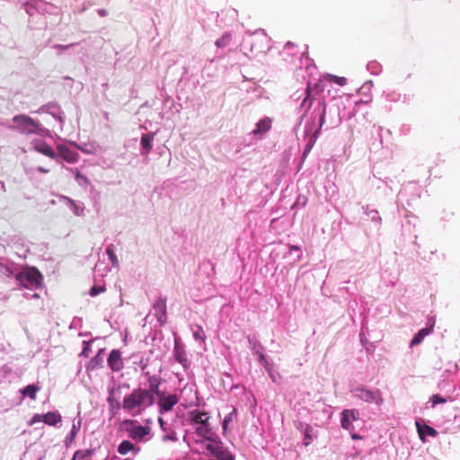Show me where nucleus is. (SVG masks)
Listing matches in <instances>:
<instances>
[{
    "label": "nucleus",
    "mask_w": 460,
    "mask_h": 460,
    "mask_svg": "<svg viewBox=\"0 0 460 460\" xmlns=\"http://www.w3.org/2000/svg\"><path fill=\"white\" fill-rule=\"evenodd\" d=\"M349 392L356 399H359L367 403L380 405L383 402L382 394L378 389H367L366 386L351 385Z\"/></svg>",
    "instance_id": "0eeeda50"
},
{
    "label": "nucleus",
    "mask_w": 460,
    "mask_h": 460,
    "mask_svg": "<svg viewBox=\"0 0 460 460\" xmlns=\"http://www.w3.org/2000/svg\"><path fill=\"white\" fill-rule=\"evenodd\" d=\"M107 361L109 367L114 372H119L124 367L121 353L119 349H112Z\"/></svg>",
    "instance_id": "9b49d317"
},
{
    "label": "nucleus",
    "mask_w": 460,
    "mask_h": 460,
    "mask_svg": "<svg viewBox=\"0 0 460 460\" xmlns=\"http://www.w3.org/2000/svg\"><path fill=\"white\" fill-rule=\"evenodd\" d=\"M326 105L324 101L319 100L314 107L310 120L305 127V138L307 143L302 154V159L305 160L314 147L319 135L320 130L325 123Z\"/></svg>",
    "instance_id": "f03ea898"
},
{
    "label": "nucleus",
    "mask_w": 460,
    "mask_h": 460,
    "mask_svg": "<svg viewBox=\"0 0 460 460\" xmlns=\"http://www.w3.org/2000/svg\"><path fill=\"white\" fill-rule=\"evenodd\" d=\"M97 13L102 17H105L108 15V12L105 9H98Z\"/></svg>",
    "instance_id": "13d9d810"
},
{
    "label": "nucleus",
    "mask_w": 460,
    "mask_h": 460,
    "mask_svg": "<svg viewBox=\"0 0 460 460\" xmlns=\"http://www.w3.org/2000/svg\"><path fill=\"white\" fill-rule=\"evenodd\" d=\"M37 171H38V172H43V173H47V172H49V170H48V169H46V168H44V167H42V166H39V167L37 168Z\"/></svg>",
    "instance_id": "680f3d73"
},
{
    "label": "nucleus",
    "mask_w": 460,
    "mask_h": 460,
    "mask_svg": "<svg viewBox=\"0 0 460 460\" xmlns=\"http://www.w3.org/2000/svg\"><path fill=\"white\" fill-rule=\"evenodd\" d=\"M13 125L9 126V128L16 130L21 134L44 136L47 133V129L39 121L25 114L15 115L13 118Z\"/></svg>",
    "instance_id": "39448f33"
},
{
    "label": "nucleus",
    "mask_w": 460,
    "mask_h": 460,
    "mask_svg": "<svg viewBox=\"0 0 460 460\" xmlns=\"http://www.w3.org/2000/svg\"><path fill=\"white\" fill-rule=\"evenodd\" d=\"M433 326L434 323L429 327L420 329L411 339L410 342V347L420 344L423 339L432 332Z\"/></svg>",
    "instance_id": "4be33fe9"
},
{
    "label": "nucleus",
    "mask_w": 460,
    "mask_h": 460,
    "mask_svg": "<svg viewBox=\"0 0 460 460\" xmlns=\"http://www.w3.org/2000/svg\"><path fill=\"white\" fill-rule=\"evenodd\" d=\"M230 41V36L228 34L223 35L220 39L216 41V46L218 48H224L227 46Z\"/></svg>",
    "instance_id": "ea45409f"
},
{
    "label": "nucleus",
    "mask_w": 460,
    "mask_h": 460,
    "mask_svg": "<svg viewBox=\"0 0 460 460\" xmlns=\"http://www.w3.org/2000/svg\"><path fill=\"white\" fill-rule=\"evenodd\" d=\"M156 396L158 397V406L161 413L170 411L179 401L175 394H165L164 392H161Z\"/></svg>",
    "instance_id": "1a4fd4ad"
},
{
    "label": "nucleus",
    "mask_w": 460,
    "mask_h": 460,
    "mask_svg": "<svg viewBox=\"0 0 460 460\" xmlns=\"http://www.w3.org/2000/svg\"><path fill=\"white\" fill-rule=\"evenodd\" d=\"M326 105L324 101L319 100L314 107L310 120L305 127V138L307 143L302 154V159L305 160L314 147L319 135L320 130L325 123Z\"/></svg>",
    "instance_id": "7ed1b4c3"
},
{
    "label": "nucleus",
    "mask_w": 460,
    "mask_h": 460,
    "mask_svg": "<svg viewBox=\"0 0 460 460\" xmlns=\"http://www.w3.org/2000/svg\"><path fill=\"white\" fill-rule=\"evenodd\" d=\"M40 386L32 384V385H29L25 386L24 388H22L21 390V393L24 397H29L32 400H35L36 394L40 391Z\"/></svg>",
    "instance_id": "2f4dec72"
},
{
    "label": "nucleus",
    "mask_w": 460,
    "mask_h": 460,
    "mask_svg": "<svg viewBox=\"0 0 460 460\" xmlns=\"http://www.w3.org/2000/svg\"><path fill=\"white\" fill-rule=\"evenodd\" d=\"M269 376H270V378L272 379L273 382H276V376L273 374L272 370L270 371V373H269Z\"/></svg>",
    "instance_id": "338daca9"
},
{
    "label": "nucleus",
    "mask_w": 460,
    "mask_h": 460,
    "mask_svg": "<svg viewBox=\"0 0 460 460\" xmlns=\"http://www.w3.org/2000/svg\"><path fill=\"white\" fill-rule=\"evenodd\" d=\"M105 291V286H93L90 291L89 295L91 296H95L101 293H103Z\"/></svg>",
    "instance_id": "a18cd8bd"
},
{
    "label": "nucleus",
    "mask_w": 460,
    "mask_h": 460,
    "mask_svg": "<svg viewBox=\"0 0 460 460\" xmlns=\"http://www.w3.org/2000/svg\"><path fill=\"white\" fill-rule=\"evenodd\" d=\"M293 252H300V247L297 245L289 246V253H292Z\"/></svg>",
    "instance_id": "bf43d9fd"
},
{
    "label": "nucleus",
    "mask_w": 460,
    "mask_h": 460,
    "mask_svg": "<svg viewBox=\"0 0 460 460\" xmlns=\"http://www.w3.org/2000/svg\"><path fill=\"white\" fill-rule=\"evenodd\" d=\"M93 454V450L92 449H87V450H77L75 455H74V457L72 460H75V458H84V457H88L90 456L91 455Z\"/></svg>",
    "instance_id": "a19ab883"
},
{
    "label": "nucleus",
    "mask_w": 460,
    "mask_h": 460,
    "mask_svg": "<svg viewBox=\"0 0 460 460\" xmlns=\"http://www.w3.org/2000/svg\"><path fill=\"white\" fill-rule=\"evenodd\" d=\"M258 362L267 370L268 373H270L273 364L270 362L264 353L260 354L257 357Z\"/></svg>",
    "instance_id": "c9c22d12"
},
{
    "label": "nucleus",
    "mask_w": 460,
    "mask_h": 460,
    "mask_svg": "<svg viewBox=\"0 0 460 460\" xmlns=\"http://www.w3.org/2000/svg\"><path fill=\"white\" fill-rule=\"evenodd\" d=\"M304 435V445L305 447L309 446L314 439L316 438V432L314 429V427L310 424L305 425V429L303 430Z\"/></svg>",
    "instance_id": "c85d7f7f"
},
{
    "label": "nucleus",
    "mask_w": 460,
    "mask_h": 460,
    "mask_svg": "<svg viewBox=\"0 0 460 460\" xmlns=\"http://www.w3.org/2000/svg\"><path fill=\"white\" fill-rule=\"evenodd\" d=\"M14 267H15V265L13 263L6 261V264L4 268L2 274L5 275L7 277L12 276L14 272Z\"/></svg>",
    "instance_id": "79ce46f5"
},
{
    "label": "nucleus",
    "mask_w": 460,
    "mask_h": 460,
    "mask_svg": "<svg viewBox=\"0 0 460 460\" xmlns=\"http://www.w3.org/2000/svg\"><path fill=\"white\" fill-rule=\"evenodd\" d=\"M272 120L269 117H265L256 123V128L252 130L254 136L263 135L271 128Z\"/></svg>",
    "instance_id": "412c9836"
},
{
    "label": "nucleus",
    "mask_w": 460,
    "mask_h": 460,
    "mask_svg": "<svg viewBox=\"0 0 460 460\" xmlns=\"http://www.w3.org/2000/svg\"><path fill=\"white\" fill-rule=\"evenodd\" d=\"M401 98L402 94L395 91L389 92L385 94V100L389 102H397Z\"/></svg>",
    "instance_id": "4c0bfd02"
},
{
    "label": "nucleus",
    "mask_w": 460,
    "mask_h": 460,
    "mask_svg": "<svg viewBox=\"0 0 460 460\" xmlns=\"http://www.w3.org/2000/svg\"><path fill=\"white\" fill-rule=\"evenodd\" d=\"M335 112L337 113V118L335 119H332L330 121V123L328 125L329 128H335V127L339 126L341 122V119L339 117V111L337 109L335 110Z\"/></svg>",
    "instance_id": "3c124183"
},
{
    "label": "nucleus",
    "mask_w": 460,
    "mask_h": 460,
    "mask_svg": "<svg viewBox=\"0 0 460 460\" xmlns=\"http://www.w3.org/2000/svg\"><path fill=\"white\" fill-rule=\"evenodd\" d=\"M82 420L80 417L74 419L70 432L66 435L64 442L66 447H70L81 429Z\"/></svg>",
    "instance_id": "a211bd4d"
},
{
    "label": "nucleus",
    "mask_w": 460,
    "mask_h": 460,
    "mask_svg": "<svg viewBox=\"0 0 460 460\" xmlns=\"http://www.w3.org/2000/svg\"><path fill=\"white\" fill-rule=\"evenodd\" d=\"M113 389H110L109 390V393H110V396L107 398V402H109L110 405H113V402H114V399L112 397V394H113Z\"/></svg>",
    "instance_id": "5fc2aeb1"
},
{
    "label": "nucleus",
    "mask_w": 460,
    "mask_h": 460,
    "mask_svg": "<svg viewBox=\"0 0 460 460\" xmlns=\"http://www.w3.org/2000/svg\"><path fill=\"white\" fill-rule=\"evenodd\" d=\"M40 111H46V112L51 114L52 117L55 118L56 119H58L61 124L63 123V119L61 116L62 112L60 111V108L58 105L48 104V105L42 106L39 110V112H40Z\"/></svg>",
    "instance_id": "b1692460"
},
{
    "label": "nucleus",
    "mask_w": 460,
    "mask_h": 460,
    "mask_svg": "<svg viewBox=\"0 0 460 460\" xmlns=\"http://www.w3.org/2000/svg\"><path fill=\"white\" fill-rule=\"evenodd\" d=\"M5 264H6V261H4V260L1 259V261H0V273H3V270H4V268Z\"/></svg>",
    "instance_id": "052dcab7"
},
{
    "label": "nucleus",
    "mask_w": 460,
    "mask_h": 460,
    "mask_svg": "<svg viewBox=\"0 0 460 460\" xmlns=\"http://www.w3.org/2000/svg\"><path fill=\"white\" fill-rule=\"evenodd\" d=\"M306 424L307 423H304V422L298 421V422L296 423V428L303 433V430L305 429V425H306Z\"/></svg>",
    "instance_id": "6e6d98bb"
},
{
    "label": "nucleus",
    "mask_w": 460,
    "mask_h": 460,
    "mask_svg": "<svg viewBox=\"0 0 460 460\" xmlns=\"http://www.w3.org/2000/svg\"><path fill=\"white\" fill-rule=\"evenodd\" d=\"M367 68L372 75H379L382 71L381 65L376 61L369 62L367 66Z\"/></svg>",
    "instance_id": "e433bc0d"
},
{
    "label": "nucleus",
    "mask_w": 460,
    "mask_h": 460,
    "mask_svg": "<svg viewBox=\"0 0 460 460\" xmlns=\"http://www.w3.org/2000/svg\"><path fill=\"white\" fill-rule=\"evenodd\" d=\"M430 401L432 402V407H435L436 405L439 404V403H445L447 402V399L440 396L439 394H434L432 395V397L430 398Z\"/></svg>",
    "instance_id": "c03bdc74"
},
{
    "label": "nucleus",
    "mask_w": 460,
    "mask_h": 460,
    "mask_svg": "<svg viewBox=\"0 0 460 460\" xmlns=\"http://www.w3.org/2000/svg\"><path fill=\"white\" fill-rule=\"evenodd\" d=\"M363 210H364V213L370 217L372 222H375V223H376L378 225L381 224L382 218L378 215L377 210H376V209H369L368 206L363 207Z\"/></svg>",
    "instance_id": "473e14b6"
},
{
    "label": "nucleus",
    "mask_w": 460,
    "mask_h": 460,
    "mask_svg": "<svg viewBox=\"0 0 460 460\" xmlns=\"http://www.w3.org/2000/svg\"><path fill=\"white\" fill-rule=\"evenodd\" d=\"M25 10L29 15H33L35 12H46V3L43 0H29L25 4Z\"/></svg>",
    "instance_id": "f3484780"
},
{
    "label": "nucleus",
    "mask_w": 460,
    "mask_h": 460,
    "mask_svg": "<svg viewBox=\"0 0 460 460\" xmlns=\"http://www.w3.org/2000/svg\"><path fill=\"white\" fill-rule=\"evenodd\" d=\"M193 337L196 341H204L205 333L201 326H197V330L193 332Z\"/></svg>",
    "instance_id": "37998d69"
},
{
    "label": "nucleus",
    "mask_w": 460,
    "mask_h": 460,
    "mask_svg": "<svg viewBox=\"0 0 460 460\" xmlns=\"http://www.w3.org/2000/svg\"><path fill=\"white\" fill-rule=\"evenodd\" d=\"M75 180L80 185H85L88 183L87 177L81 174L77 170L75 171Z\"/></svg>",
    "instance_id": "49530a36"
},
{
    "label": "nucleus",
    "mask_w": 460,
    "mask_h": 460,
    "mask_svg": "<svg viewBox=\"0 0 460 460\" xmlns=\"http://www.w3.org/2000/svg\"><path fill=\"white\" fill-rule=\"evenodd\" d=\"M106 253L111 261L112 266L117 267L119 265V260L114 252V245L109 244L106 248Z\"/></svg>",
    "instance_id": "72a5a7b5"
},
{
    "label": "nucleus",
    "mask_w": 460,
    "mask_h": 460,
    "mask_svg": "<svg viewBox=\"0 0 460 460\" xmlns=\"http://www.w3.org/2000/svg\"><path fill=\"white\" fill-rule=\"evenodd\" d=\"M155 403V397L143 388L134 389L123 399V409L133 416L142 413Z\"/></svg>",
    "instance_id": "20e7f679"
},
{
    "label": "nucleus",
    "mask_w": 460,
    "mask_h": 460,
    "mask_svg": "<svg viewBox=\"0 0 460 460\" xmlns=\"http://www.w3.org/2000/svg\"><path fill=\"white\" fill-rule=\"evenodd\" d=\"M237 416V412L235 409H233L231 412L226 414L223 420L222 428L224 432L227 430L228 424L233 421V420Z\"/></svg>",
    "instance_id": "f704fd0d"
},
{
    "label": "nucleus",
    "mask_w": 460,
    "mask_h": 460,
    "mask_svg": "<svg viewBox=\"0 0 460 460\" xmlns=\"http://www.w3.org/2000/svg\"><path fill=\"white\" fill-rule=\"evenodd\" d=\"M25 296H26L27 297H31V298H39V297H40V296H39L37 293H33V294H31V295L27 294V295H25Z\"/></svg>",
    "instance_id": "0e129e2a"
},
{
    "label": "nucleus",
    "mask_w": 460,
    "mask_h": 460,
    "mask_svg": "<svg viewBox=\"0 0 460 460\" xmlns=\"http://www.w3.org/2000/svg\"><path fill=\"white\" fill-rule=\"evenodd\" d=\"M158 422H159V425H160V428L164 430V431H166L167 430V423L164 420L163 418L159 417L158 418Z\"/></svg>",
    "instance_id": "864d4df0"
},
{
    "label": "nucleus",
    "mask_w": 460,
    "mask_h": 460,
    "mask_svg": "<svg viewBox=\"0 0 460 460\" xmlns=\"http://www.w3.org/2000/svg\"><path fill=\"white\" fill-rule=\"evenodd\" d=\"M326 105L324 101L319 100L314 107L310 120L305 127V138L307 143L302 154V159L305 160L314 147L319 135L320 130L325 123Z\"/></svg>",
    "instance_id": "f257e3e1"
},
{
    "label": "nucleus",
    "mask_w": 460,
    "mask_h": 460,
    "mask_svg": "<svg viewBox=\"0 0 460 460\" xmlns=\"http://www.w3.org/2000/svg\"><path fill=\"white\" fill-rule=\"evenodd\" d=\"M58 151L59 153L58 157L60 156L63 160L67 163H76L78 160V154L72 151L69 147L65 145H58Z\"/></svg>",
    "instance_id": "4468645a"
},
{
    "label": "nucleus",
    "mask_w": 460,
    "mask_h": 460,
    "mask_svg": "<svg viewBox=\"0 0 460 460\" xmlns=\"http://www.w3.org/2000/svg\"><path fill=\"white\" fill-rule=\"evenodd\" d=\"M151 429L148 426H133L128 429V435L132 439L146 441V437L150 435Z\"/></svg>",
    "instance_id": "f8f14e48"
},
{
    "label": "nucleus",
    "mask_w": 460,
    "mask_h": 460,
    "mask_svg": "<svg viewBox=\"0 0 460 460\" xmlns=\"http://www.w3.org/2000/svg\"><path fill=\"white\" fill-rule=\"evenodd\" d=\"M249 347L252 352L253 355L256 357L260 356V354L263 353V346L262 344L257 340L255 336H247Z\"/></svg>",
    "instance_id": "a878e982"
},
{
    "label": "nucleus",
    "mask_w": 460,
    "mask_h": 460,
    "mask_svg": "<svg viewBox=\"0 0 460 460\" xmlns=\"http://www.w3.org/2000/svg\"><path fill=\"white\" fill-rule=\"evenodd\" d=\"M351 438H352L353 440H358V439H360V438H361V437H360L359 435L356 434V433H352V432H351Z\"/></svg>",
    "instance_id": "e2e57ef3"
},
{
    "label": "nucleus",
    "mask_w": 460,
    "mask_h": 460,
    "mask_svg": "<svg viewBox=\"0 0 460 460\" xmlns=\"http://www.w3.org/2000/svg\"><path fill=\"white\" fill-rule=\"evenodd\" d=\"M62 420L60 413L58 411H49L43 414V422L49 426H56Z\"/></svg>",
    "instance_id": "bb28decb"
},
{
    "label": "nucleus",
    "mask_w": 460,
    "mask_h": 460,
    "mask_svg": "<svg viewBox=\"0 0 460 460\" xmlns=\"http://www.w3.org/2000/svg\"><path fill=\"white\" fill-rule=\"evenodd\" d=\"M301 257H302V254L301 253H298L296 258V261H300L301 260Z\"/></svg>",
    "instance_id": "774afa93"
},
{
    "label": "nucleus",
    "mask_w": 460,
    "mask_h": 460,
    "mask_svg": "<svg viewBox=\"0 0 460 460\" xmlns=\"http://www.w3.org/2000/svg\"><path fill=\"white\" fill-rule=\"evenodd\" d=\"M208 420L209 416L208 412L195 411L190 413L191 424H194L196 426L207 423L208 422Z\"/></svg>",
    "instance_id": "393cba45"
},
{
    "label": "nucleus",
    "mask_w": 460,
    "mask_h": 460,
    "mask_svg": "<svg viewBox=\"0 0 460 460\" xmlns=\"http://www.w3.org/2000/svg\"><path fill=\"white\" fill-rule=\"evenodd\" d=\"M359 420V412L356 409H346L341 411V428L349 432L355 429L353 421Z\"/></svg>",
    "instance_id": "6e6552de"
},
{
    "label": "nucleus",
    "mask_w": 460,
    "mask_h": 460,
    "mask_svg": "<svg viewBox=\"0 0 460 460\" xmlns=\"http://www.w3.org/2000/svg\"><path fill=\"white\" fill-rule=\"evenodd\" d=\"M155 132L145 133L141 136V155H146L153 149V141L155 138Z\"/></svg>",
    "instance_id": "2eb2a0df"
},
{
    "label": "nucleus",
    "mask_w": 460,
    "mask_h": 460,
    "mask_svg": "<svg viewBox=\"0 0 460 460\" xmlns=\"http://www.w3.org/2000/svg\"><path fill=\"white\" fill-rule=\"evenodd\" d=\"M61 199L66 202V204L70 208L75 216L80 217L84 215V206L82 202H75L66 196H62Z\"/></svg>",
    "instance_id": "5701e85b"
},
{
    "label": "nucleus",
    "mask_w": 460,
    "mask_h": 460,
    "mask_svg": "<svg viewBox=\"0 0 460 460\" xmlns=\"http://www.w3.org/2000/svg\"><path fill=\"white\" fill-rule=\"evenodd\" d=\"M148 381V389L146 391L150 392L151 395L155 397L162 391H160L159 386L161 385V377L158 375H150L149 372L146 373Z\"/></svg>",
    "instance_id": "dca6fc26"
},
{
    "label": "nucleus",
    "mask_w": 460,
    "mask_h": 460,
    "mask_svg": "<svg viewBox=\"0 0 460 460\" xmlns=\"http://www.w3.org/2000/svg\"><path fill=\"white\" fill-rule=\"evenodd\" d=\"M89 351H90V342L89 341H83V351H82V355H84V357H88L89 356Z\"/></svg>",
    "instance_id": "603ef678"
},
{
    "label": "nucleus",
    "mask_w": 460,
    "mask_h": 460,
    "mask_svg": "<svg viewBox=\"0 0 460 460\" xmlns=\"http://www.w3.org/2000/svg\"><path fill=\"white\" fill-rule=\"evenodd\" d=\"M103 349H100L99 352L89 361L87 364V370H94L96 368H99L102 367L103 363V357L102 354Z\"/></svg>",
    "instance_id": "c756f323"
},
{
    "label": "nucleus",
    "mask_w": 460,
    "mask_h": 460,
    "mask_svg": "<svg viewBox=\"0 0 460 460\" xmlns=\"http://www.w3.org/2000/svg\"><path fill=\"white\" fill-rule=\"evenodd\" d=\"M335 79H336V82L340 84V85H344L346 84V78L345 77H337V76H334Z\"/></svg>",
    "instance_id": "4d7b16f0"
},
{
    "label": "nucleus",
    "mask_w": 460,
    "mask_h": 460,
    "mask_svg": "<svg viewBox=\"0 0 460 460\" xmlns=\"http://www.w3.org/2000/svg\"><path fill=\"white\" fill-rule=\"evenodd\" d=\"M146 366H147V364H146V362H144V360H143V359H141V361H140V367H141V369H142V370H145V369H146Z\"/></svg>",
    "instance_id": "69168bd1"
},
{
    "label": "nucleus",
    "mask_w": 460,
    "mask_h": 460,
    "mask_svg": "<svg viewBox=\"0 0 460 460\" xmlns=\"http://www.w3.org/2000/svg\"><path fill=\"white\" fill-rule=\"evenodd\" d=\"M76 45H78V43H71V44H67V45L55 44L52 46V48L58 50L57 54L59 56L62 54V52L64 50L72 49V48L75 47Z\"/></svg>",
    "instance_id": "58836bf2"
},
{
    "label": "nucleus",
    "mask_w": 460,
    "mask_h": 460,
    "mask_svg": "<svg viewBox=\"0 0 460 460\" xmlns=\"http://www.w3.org/2000/svg\"><path fill=\"white\" fill-rule=\"evenodd\" d=\"M163 441L166 442V441H177V437H176V434L174 431H171L170 433L163 436Z\"/></svg>",
    "instance_id": "de8ad7c7"
},
{
    "label": "nucleus",
    "mask_w": 460,
    "mask_h": 460,
    "mask_svg": "<svg viewBox=\"0 0 460 460\" xmlns=\"http://www.w3.org/2000/svg\"><path fill=\"white\" fill-rule=\"evenodd\" d=\"M40 421H43V414L36 413L32 416V418L29 421V424L33 425V424L40 422Z\"/></svg>",
    "instance_id": "8fccbe9b"
},
{
    "label": "nucleus",
    "mask_w": 460,
    "mask_h": 460,
    "mask_svg": "<svg viewBox=\"0 0 460 460\" xmlns=\"http://www.w3.org/2000/svg\"><path fill=\"white\" fill-rule=\"evenodd\" d=\"M15 278L21 287L31 290L38 289L42 286L43 277L41 273L34 268L26 269L18 272Z\"/></svg>",
    "instance_id": "423d86ee"
},
{
    "label": "nucleus",
    "mask_w": 460,
    "mask_h": 460,
    "mask_svg": "<svg viewBox=\"0 0 460 460\" xmlns=\"http://www.w3.org/2000/svg\"><path fill=\"white\" fill-rule=\"evenodd\" d=\"M173 356L178 363H180L183 369L187 371L190 367V361L188 358L187 352L183 344H181L177 339H175Z\"/></svg>",
    "instance_id": "9d476101"
},
{
    "label": "nucleus",
    "mask_w": 460,
    "mask_h": 460,
    "mask_svg": "<svg viewBox=\"0 0 460 460\" xmlns=\"http://www.w3.org/2000/svg\"><path fill=\"white\" fill-rule=\"evenodd\" d=\"M139 451V448H137L134 444L128 440H123L118 447V452L120 455H126L128 452H133L134 456H136Z\"/></svg>",
    "instance_id": "cd10ccee"
},
{
    "label": "nucleus",
    "mask_w": 460,
    "mask_h": 460,
    "mask_svg": "<svg viewBox=\"0 0 460 460\" xmlns=\"http://www.w3.org/2000/svg\"><path fill=\"white\" fill-rule=\"evenodd\" d=\"M75 146L87 155H93L98 152L100 146L93 143H84L81 145L74 143Z\"/></svg>",
    "instance_id": "7c9ffc66"
},
{
    "label": "nucleus",
    "mask_w": 460,
    "mask_h": 460,
    "mask_svg": "<svg viewBox=\"0 0 460 460\" xmlns=\"http://www.w3.org/2000/svg\"><path fill=\"white\" fill-rule=\"evenodd\" d=\"M416 428L421 440H424L425 436L436 437L438 435V431L432 427L423 423L421 424L420 420H416Z\"/></svg>",
    "instance_id": "aec40b11"
},
{
    "label": "nucleus",
    "mask_w": 460,
    "mask_h": 460,
    "mask_svg": "<svg viewBox=\"0 0 460 460\" xmlns=\"http://www.w3.org/2000/svg\"><path fill=\"white\" fill-rule=\"evenodd\" d=\"M155 316L161 325L166 322V300L160 297L153 306Z\"/></svg>",
    "instance_id": "ddd939ff"
},
{
    "label": "nucleus",
    "mask_w": 460,
    "mask_h": 460,
    "mask_svg": "<svg viewBox=\"0 0 460 460\" xmlns=\"http://www.w3.org/2000/svg\"><path fill=\"white\" fill-rule=\"evenodd\" d=\"M312 106V101L309 100L308 96L305 97L300 107L305 109V111H307Z\"/></svg>",
    "instance_id": "09e8293b"
},
{
    "label": "nucleus",
    "mask_w": 460,
    "mask_h": 460,
    "mask_svg": "<svg viewBox=\"0 0 460 460\" xmlns=\"http://www.w3.org/2000/svg\"><path fill=\"white\" fill-rule=\"evenodd\" d=\"M34 149L37 152L43 154L44 155L49 156L52 159H58V155L53 150V148L43 141L36 142L34 144Z\"/></svg>",
    "instance_id": "6ab92c4d"
}]
</instances>
